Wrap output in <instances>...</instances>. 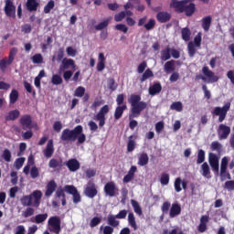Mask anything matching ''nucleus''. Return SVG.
Returning a JSON list of instances; mask_svg holds the SVG:
<instances>
[{
	"label": "nucleus",
	"mask_w": 234,
	"mask_h": 234,
	"mask_svg": "<svg viewBox=\"0 0 234 234\" xmlns=\"http://www.w3.org/2000/svg\"><path fill=\"white\" fill-rule=\"evenodd\" d=\"M61 142H78L79 144L87 142V135L83 133V126L77 125L73 130L66 128L60 135Z\"/></svg>",
	"instance_id": "obj_2"
},
{
	"label": "nucleus",
	"mask_w": 234,
	"mask_h": 234,
	"mask_svg": "<svg viewBox=\"0 0 234 234\" xmlns=\"http://www.w3.org/2000/svg\"><path fill=\"white\" fill-rule=\"evenodd\" d=\"M211 151H218L220 152L222 149V144L218 143V141H214L210 144Z\"/></svg>",
	"instance_id": "obj_54"
},
{
	"label": "nucleus",
	"mask_w": 234,
	"mask_h": 234,
	"mask_svg": "<svg viewBox=\"0 0 234 234\" xmlns=\"http://www.w3.org/2000/svg\"><path fill=\"white\" fill-rule=\"evenodd\" d=\"M47 218H48V214H47V213L37 214V216H35V223L36 224H43V222H45V220H47Z\"/></svg>",
	"instance_id": "obj_45"
},
{
	"label": "nucleus",
	"mask_w": 234,
	"mask_h": 234,
	"mask_svg": "<svg viewBox=\"0 0 234 234\" xmlns=\"http://www.w3.org/2000/svg\"><path fill=\"white\" fill-rule=\"evenodd\" d=\"M51 83L53 85H61L63 83V79L61 78V76L54 74L51 78Z\"/></svg>",
	"instance_id": "obj_49"
},
{
	"label": "nucleus",
	"mask_w": 234,
	"mask_h": 234,
	"mask_svg": "<svg viewBox=\"0 0 234 234\" xmlns=\"http://www.w3.org/2000/svg\"><path fill=\"white\" fill-rule=\"evenodd\" d=\"M128 224L133 228L134 231L138 229V225L136 224V218L134 217V214L133 212H130L128 214Z\"/></svg>",
	"instance_id": "obj_35"
},
{
	"label": "nucleus",
	"mask_w": 234,
	"mask_h": 234,
	"mask_svg": "<svg viewBox=\"0 0 234 234\" xmlns=\"http://www.w3.org/2000/svg\"><path fill=\"white\" fill-rule=\"evenodd\" d=\"M161 59L162 61H167V59H171V48L166 47L165 49L161 51Z\"/></svg>",
	"instance_id": "obj_40"
},
{
	"label": "nucleus",
	"mask_w": 234,
	"mask_h": 234,
	"mask_svg": "<svg viewBox=\"0 0 234 234\" xmlns=\"http://www.w3.org/2000/svg\"><path fill=\"white\" fill-rule=\"evenodd\" d=\"M5 3L4 12L5 16L16 19V6L14 5V2L12 0H5Z\"/></svg>",
	"instance_id": "obj_14"
},
{
	"label": "nucleus",
	"mask_w": 234,
	"mask_h": 234,
	"mask_svg": "<svg viewBox=\"0 0 234 234\" xmlns=\"http://www.w3.org/2000/svg\"><path fill=\"white\" fill-rule=\"evenodd\" d=\"M76 69V62L72 58H63L62 64L59 66V71L63 72V70H69V69Z\"/></svg>",
	"instance_id": "obj_18"
},
{
	"label": "nucleus",
	"mask_w": 234,
	"mask_h": 234,
	"mask_svg": "<svg viewBox=\"0 0 234 234\" xmlns=\"http://www.w3.org/2000/svg\"><path fill=\"white\" fill-rule=\"evenodd\" d=\"M228 164H229V160L228 159L227 156H224L221 159V164H220L221 176H224L226 171H228Z\"/></svg>",
	"instance_id": "obj_39"
},
{
	"label": "nucleus",
	"mask_w": 234,
	"mask_h": 234,
	"mask_svg": "<svg viewBox=\"0 0 234 234\" xmlns=\"http://www.w3.org/2000/svg\"><path fill=\"white\" fill-rule=\"evenodd\" d=\"M134 136L133 135H130L128 137V143H127V152L128 153H133V151H134V149H136V141H134Z\"/></svg>",
	"instance_id": "obj_34"
},
{
	"label": "nucleus",
	"mask_w": 234,
	"mask_h": 234,
	"mask_svg": "<svg viewBox=\"0 0 234 234\" xmlns=\"http://www.w3.org/2000/svg\"><path fill=\"white\" fill-rule=\"evenodd\" d=\"M48 225L51 233L59 234L61 231V218L58 216H53L48 218Z\"/></svg>",
	"instance_id": "obj_7"
},
{
	"label": "nucleus",
	"mask_w": 234,
	"mask_h": 234,
	"mask_svg": "<svg viewBox=\"0 0 234 234\" xmlns=\"http://www.w3.org/2000/svg\"><path fill=\"white\" fill-rule=\"evenodd\" d=\"M107 114H109V105L106 104L102 106L99 112L93 116V120L95 122H99V127L101 128L105 125V121L107 120L105 116H107Z\"/></svg>",
	"instance_id": "obj_9"
},
{
	"label": "nucleus",
	"mask_w": 234,
	"mask_h": 234,
	"mask_svg": "<svg viewBox=\"0 0 234 234\" xmlns=\"http://www.w3.org/2000/svg\"><path fill=\"white\" fill-rule=\"evenodd\" d=\"M16 54H17L16 48H12L9 51L8 58L5 57L4 58L0 59V70L2 72H6L7 67L14 63V59H16Z\"/></svg>",
	"instance_id": "obj_5"
},
{
	"label": "nucleus",
	"mask_w": 234,
	"mask_h": 234,
	"mask_svg": "<svg viewBox=\"0 0 234 234\" xmlns=\"http://www.w3.org/2000/svg\"><path fill=\"white\" fill-rule=\"evenodd\" d=\"M65 191L69 195H72L73 197V204H80L81 202V195L78 192V188L72 185H66Z\"/></svg>",
	"instance_id": "obj_12"
},
{
	"label": "nucleus",
	"mask_w": 234,
	"mask_h": 234,
	"mask_svg": "<svg viewBox=\"0 0 234 234\" xmlns=\"http://www.w3.org/2000/svg\"><path fill=\"white\" fill-rule=\"evenodd\" d=\"M100 224H101V218L94 217L90 222V227L96 228Z\"/></svg>",
	"instance_id": "obj_59"
},
{
	"label": "nucleus",
	"mask_w": 234,
	"mask_h": 234,
	"mask_svg": "<svg viewBox=\"0 0 234 234\" xmlns=\"http://www.w3.org/2000/svg\"><path fill=\"white\" fill-rule=\"evenodd\" d=\"M206 162V152L202 149L197 151V164H204Z\"/></svg>",
	"instance_id": "obj_44"
},
{
	"label": "nucleus",
	"mask_w": 234,
	"mask_h": 234,
	"mask_svg": "<svg viewBox=\"0 0 234 234\" xmlns=\"http://www.w3.org/2000/svg\"><path fill=\"white\" fill-rule=\"evenodd\" d=\"M65 186L63 187H58L55 193V196L57 198H61V204L62 206H67V196L65 195Z\"/></svg>",
	"instance_id": "obj_27"
},
{
	"label": "nucleus",
	"mask_w": 234,
	"mask_h": 234,
	"mask_svg": "<svg viewBox=\"0 0 234 234\" xmlns=\"http://www.w3.org/2000/svg\"><path fill=\"white\" fill-rule=\"evenodd\" d=\"M202 45V33L199 32L195 37L194 41H190L187 44V50H188V55L190 58L195 57V54H197V48H200Z\"/></svg>",
	"instance_id": "obj_6"
},
{
	"label": "nucleus",
	"mask_w": 234,
	"mask_h": 234,
	"mask_svg": "<svg viewBox=\"0 0 234 234\" xmlns=\"http://www.w3.org/2000/svg\"><path fill=\"white\" fill-rule=\"evenodd\" d=\"M19 116H21L19 110H13L7 113V115L5 117V122H16Z\"/></svg>",
	"instance_id": "obj_26"
},
{
	"label": "nucleus",
	"mask_w": 234,
	"mask_h": 234,
	"mask_svg": "<svg viewBox=\"0 0 234 234\" xmlns=\"http://www.w3.org/2000/svg\"><path fill=\"white\" fill-rule=\"evenodd\" d=\"M131 204H132V207H133L134 213H136V215H139V217H141V215H143V211H142V207H140V204L138 203V201L132 199Z\"/></svg>",
	"instance_id": "obj_41"
},
{
	"label": "nucleus",
	"mask_w": 234,
	"mask_h": 234,
	"mask_svg": "<svg viewBox=\"0 0 234 234\" xmlns=\"http://www.w3.org/2000/svg\"><path fill=\"white\" fill-rule=\"evenodd\" d=\"M160 183L162 186H167V184H169V174L163 173L161 175Z\"/></svg>",
	"instance_id": "obj_58"
},
{
	"label": "nucleus",
	"mask_w": 234,
	"mask_h": 234,
	"mask_svg": "<svg viewBox=\"0 0 234 234\" xmlns=\"http://www.w3.org/2000/svg\"><path fill=\"white\" fill-rule=\"evenodd\" d=\"M65 165L68 167L69 171H70L71 173H76V171H78V169H80V161H78V159L76 158L68 160L65 163Z\"/></svg>",
	"instance_id": "obj_20"
},
{
	"label": "nucleus",
	"mask_w": 234,
	"mask_h": 234,
	"mask_svg": "<svg viewBox=\"0 0 234 234\" xmlns=\"http://www.w3.org/2000/svg\"><path fill=\"white\" fill-rule=\"evenodd\" d=\"M118 187L116 186V183L114 181H110L105 184L104 186V193L106 197H110L112 198L113 197H116L118 195Z\"/></svg>",
	"instance_id": "obj_13"
},
{
	"label": "nucleus",
	"mask_w": 234,
	"mask_h": 234,
	"mask_svg": "<svg viewBox=\"0 0 234 234\" xmlns=\"http://www.w3.org/2000/svg\"><path fill=\"white\" fill-rule=\"evenodd\" d=\"M156 17L159 23H167L171 19V15L167 12H159Z\"/></svg>",
	"instance_id": "obj_31"
},
{
	"label": "nucleus",
	"mask_w": 234,
	"mask_h": 234,
	"mask_svg": "<svg viewBox=\"0 0 234 234\" xmlns=\"http://www.w3.org/2000/svg\"><path fill=\"white\" fill-rule=\"evenodd\" d=\"M202 73L206 78H208V83H217V81H218V76H216L215 72L209 69V67L204 66L202 68Z\"/></svg>",
	"instance_id": "obj_17"
},
{
	"label": "nucleus",
	"mask_w": 234,
	"mask_h": 234,
	"mask_svg": "<svg viewBox=\"0 0 234 234\" xmlns=\"http://www.w3.org/2000/svg\"><path fill=\"white\" fill-rule=\"evenodd\" d=\"M165 72H166V74L175 72V60H170L165 63Z\"/></svg>",
	"instance_id": "obj_42"
},
{
	"label": "nucleus",
	"mask_w": 234,
	"mask_h": 234,
	"mask_svg": "<svg viewBox=\"0 0 234 234\" xmlns=\"http://www.w3.org/2000/svg\"><path fill=\"white\" fill-rule=\"evenodd\" d=\"M31 59L33 63L39 65L43 63V55H41V53H37L31 58Z\"/></svg>",
	"instance_id": "obj_50"
},
{
	"label": "nucleus",
	"mask_w": 234,
	"mask_h": 234,
	"mask_svg": "<svg viewBox=\"0 0 234 234\" xmlns=\"http://www.w3.org/2000/svg\"><path fill=\"white\" fill-rule=\"evenodd\" d=\"M128 103L131 105L129 113V127L132 131H134L135 127H138V122L134 118H139L143 111L147 109V102L142 101V96L138 94H131L128 99Z\"/></svg>",
	"instance_id": "obj_1"
},
{
	"label": "nucleus",
	"mask_w": 234,
	"mask_h": 234,
	"mask_svg": "<svg viewBox=\"0 0 234 234\" xmlns=\"http://www.w3.org/2000/svg\"><path fill=\"white\" fill-rule=\"evenodd\" d=\"M150 96H156L162 92V84L160 82H154L153 86L148 89Z\"/></svg>",
	"instance_id": "obj_25"
},
{
	"label": "nucleus",
	"mask_w": 234,
	"mask_h": 234,
	"mask_svg": "<svg viewBox=\"0 0 234 234\" xmlns=\"http://www.w3.org/2000/svg\"><path fill=\"white\" fill-rule=\"evenodd\" d=\"M208 164L214 172V175L218 176L219 165H218V156L215 154H209Z\"/></svg>",
	"instance_id": "obj_16"
},
{
	"label": "nucleus",
	"mask_w": 234,
	"mask_h": 234,
	"mask_svg": "<svg viewBox=\"0 0 234 234\" xmlns=\"http://www.w3.org/2000/svg\"><path fill=\"white\" fill-rule=\"evenodd\" d=\"M74 96L77 98H83V96H85V88L83 86H79L75 90Z\"/></svg>",
	"instance_id": "obj_51"
},
{
	"label": "nucleus",
	"mask_w": 234,
	"mask_h": 234,
	"mask_svg": "<svg viewBox=\"0 0 234 234\" xmlns=\"http://www.w3.org/2000/svg\"><path fill=\"white\" fill-rule=\"evenodd\" d=\"M231 134V128L224 123L219 124L218 128V135L220 140H228V136Z\"/></svg>",
	"instance_id": "obj_15"
},
{
	"label": "nucleus",
	"mask_w": 234,
	"mask_h": 234,
	"mask_svg": "<svg viewBox=\"0 0 234 234\" xmlns=\"http://www.w3.org/2000/svg\"><path fill=\"white\" fill-rule=\"evenodd\" d=\"M171 111H176V112H182L184 111V105L181 101H175L170 105Z\"/></svg>",
	"instance_id": "obj_43"
},
{
	"label": "nucleus",
	"mask_w": 234,
	"mask_h": 234,
	"mask_svg": "<svg viewBox=\"0 0 234 234\" xmlns=\"http://www.w3.org/2000/svg\"><path fill=\"white\" fill-rule=\"evenodd\" d=\"M19 100V91L17 90H12L9 94V103L14 105Z\"/></svg>",
	"instance_id": "obj_38"
},
{
	"label": "nucleus",
	"mask_w": 234,
	"mask_h": 234,
	"mask_svg": "<svg viewBox=\"0 0 234 234\" xmlns=\"http://www.w3.org/2000/svg\"><path fill=\"white\" fill-rule=\"evenodd\" d=\"M182 213V207L178 203H173L170 207L169 217L170 218H175V217H178Z\"/></svg>",
	"instance_id": "obj_21"
},
{
	"label": "nucleus",
	"mask_w": 234,
	"mask_h": 234,
	"mask_svg": "<svg viewBox=\"0 0 234 234\" xmlns=\"http://www.w3.org/2000/svg\"><path fill=\"white\" fill-rule=\"evenodd\" d=\"M172 6L175 8L176 12L179 14H184L185 12L186 16L188 17H191V16L195 14V10H197L195 3H189V0H172Z\"/></svg>",
	"instance_id": "obj_4"
},
{
	"label": "nucleus",
	"mask_w": 234,
	"mask_h": 234,
	"mask_svg": "<svg viewBox=\"0 0 234 234\" xmlns=\"http://www.w3.org/2000/svg\"><path fill=\"white\" fill-rule=\"evenodd\" d=\"M19 123L24 131L32 130L34 127H37V123L32 122V115L25 114L19 119Z\"/></svg>",
	"instance_id": "obj_11"
},
{
	"label": "nucleus",
	"mask_w": 234,
	"mask_h": 234,
	"mask_svg": "<svg viewBox=\"0 0 234 234\" xmlns=\"http://www.w3.org/2000/svg\"><path fill=\"white\" fill-rule=\"evenodd\" d=\"M211 16H207L202 18L201 23L203 30H209V28H211Z\"/></svg>",
	"instance_id": "obj_36"
},
{
	"label": "nucleus",
	"mask_w": 234,
	"mask_h": 234,
	"mask_svg": "<svg viewBox=\"0 0 234 234\" xmlns=\"http://www.w3.org/2000/svg\"><path fill=\"white\" fill-rule=\"evenodd\" d=\"M25 5L27 12H37V8H39L37 0H27Z\"/></svg>",
	"instance_id": "obj_23"
},
{
	"label": "nucleus",
	"mask_w": 234,
	"mask_h": 234,
	"mask_svg": "<svg viewBox=\"0 0 234 234\" xmlns=\"http://www.w3.org/2000/svg\"><path fill=\"white\" fill-rule=\"evenodd\" d=\"M137 164L141 167H144V166L147 165V164H149V155L147 154V153L143 152L139 154Z\"/></svg>",
	"instance_id": "obj_28"
},
{
	"label": "nucleus",
	"mask_w": 234,
	"mask_h": 234,
	"mask_svg": "<svg viewBox=\"0 0 234 234\" xmlns=\"http://www.w3.org/2000/svg\"><path fill=\"white\" fill-rule=\"evenodd\" d=\"M63 162L60 160H58V159H54L52 158L49 163H48V166L50 167V169H56L58 167H61Z\"/></svg>",
	"instance_id": "obj_47"
},
{
	"label": "nucleus",
	"mask_w": 234,
	"mask_h": 234,
	"mask_svg": "<svg viewBox=\"0 0 234 234\" xmlns=\"http://www.w3.org/2000/svg\"><path fill=\"white\" fill-rule=\"evenodd\" d=\"M109 27V21L108 20H103L100 24L96 26V30H103V28H107Z\"/></svg>",
	"instance_id": "obj_61"
},
{
	"label": "nucleus",
	"mask_w": 234,
	"mask_h": 234,
	"mask_svg": "<svg viewBox=\"0 0 234 234\" xmlns=\"http://www.w3.org/2000/svg\"><path fill=\"white\" fill-rule=\"evenodd\" d=\"M2 158L5 162H12V152L5 148L3 152Z\"/></svg>",
	"instance_id": "obj_48"
},
{
	"label": "nucleus",
	"mask_w": 234,
	"mask_h": 234,
	"mask_svg": "<svg viewBox=\"0 0 234 234\" xmlns=\"http://www.w3.org/2000/svg\"><path fill=\"white\" fill-rule=\"evenodd\" d=\"M149 78H154V73H153V70H151V69H145V71L143 73L142 77L140 78V82L144 83V81H147Z\"/></svg>",
	"instance_id": "obj_37"
},
{
	"label": "nucleus",
	"mask_w": 234,
	"mask_h": 234,
	"mask_svg": "<svg viewBox=\"0 0 234 234\" xmlns=\"http://www.w3.org/2000/svg\"><path fill=\"white\" fill-rule=\"evenodd\" d=\"M182 39L189 41L191 39V30H182Z\"/></svg>",
	"instance_id": "obj_60"
},
{
	"label": "nucleus",
	"mask_w": 234,
	"mask_h": 234,
	"mask_svg": "<svg viewBox=\"0 0 234 234\" xmlns=\"http://www.w3.org/2000/svg\"><path fill=\"white\" fill-rule=\"evenodd\" d=\"M56 189H58V184L55 180H50L46 186L45 197H47V198L52 197Z\"/></svg>",
	"instance_id": "obj_19"
},
{
	"label": "nucleus",
	"mask_w": 234,
	"mask_h": 234,
	"mask_svg": "<svg viewBox=\"0 0 234 234\" xmlns=\"http://www.w3.org/2000/svg\"><path fill=\"white\" fill-rule=\"evenodd\" d=\"M116 216L109 215L107 218V223L111 228H118L120 226V221H118Z\"/></svg>",
	"instance_id": "obj_33"
},
{
	"label": "nucleus",
	"mask_w": 234,
	"mask_h": 234,
	"mask_svg": "<svg viewBox=\"0 0 234 234\" xmlns=\"http://www.w3.org/2000/svg\"><path fill=\"white\" fill-rule=\"evenodd\" d=\"M201 171L202 176H204L205 178H211V170L209 169V165L207 164V162H205L201 165Z\"/></svg>",
	"instance_id": "obj_32"
},
{
	"label": "nucleus",
	"mask_w": 234,
	"mask_h": 234,
	"mask_svg": "<svg viewBox=\"0 0 234 234\" xmlns=\"http://www.w3.org/2000/svg\"><path fill=\"white\" fill-rule=\"evenodd\" d=\"M105 54L100 53L99 54V62L97 63V70L98 72H102L105 70Z\"/></svg>",
	"instance_id": "obj_30"
},
{
	"label": "nucleus",
	"mask_w": 234,
	"mask_h": 234,
	"mask_svg": "<svg viewBox=\"0 0 234 234\" xmlns=\"http://www.w3.org/2000/svg\"><path fill=\"white\" fill-rule=\"evenodd\" d=\"M34 213H35L34 208L29 207L26 208L25 211L22 212V217H24V218H28V217H32Z\"/></svg>",
	"instance_id": "obj_55"
},
{
	"label": "nucleus",
	"mask_w": 234,
	"mask_h": 234,
	"mask_svg": "<svg viewBox=\"0 0 234 234\" xmlns=\"http://www.w3.org/2000/svg\"><path fill=\"white\" fill-rule=\"evenodd\" d=\"M41 198H43V192L41 190H34L30 195L23 196L20 198V202L24 207H39Z\"/></svg>",
	"instance_id": "obj_3"
},
{
	"label": "nucleus",
	"mask_w": 234,
	"mask_h": 234,
	"mask_svg": "<svg viewBox=\"0 0 234 234\" xmlns=\"http://www.w3.org/2000/svg\"><path fill=\"white\" fill-rule=\"evenodd\" d=\"M84 195H86L88 198H94L98 196V187L93 180L88 181V183L85 185Z\"/></svg>",
	"instance_id": "obj_10"
},
{
	"label": "nucleus",
	"mask_w": 234,
	"mask_h": 234,
	"mask_svg": "<svg viewBox=\"0 0 234 234\" xmlns=\"http://www.w3.org/2000/svg\"><path fill=\"white\" fill-rule=\"evenodd\" d=\"M182 178L177 177L174 183V187L176 189V193H180V191H182Z\"/></svg>",
	"instance_id": "obj_56"
},
{
	"label": "nucleus",
	"mask_w": 234,
	"mask_h": 234,
	"mask_svg": "<svg viewBox=\"0 0 234 234\" xmlns=\"http://www.w3.org/2000/svg\"><path fill=\"white\" fill-rule=\"evenodd\" d=\"M147 69V62L143 61L141 62L137 67V72L138 74H144L145 72V69Z\"/></svg>",
	"instance_id": "obj_57"
},
{
	"label": "nucleus",
	"mask_w": 234,
	"mask_h": 234,
	"mask_svg": "<svg viewBox=\"0 0 234 234\" xmlns=\"http://www.w3.org/2000/svg\"><path fill=\"white\" fill-rule=\"evenodd\" d=\"M169 209H171V203L169 201H165L161 206L162 213H164V215H166V213H169Z\"/></svg>",
	"instance_id": "obj_53"
},
{
	"label": "nucleus",
	"mask_w": 234,
	"mask_h": 234,
	"mask_svg": "<svg viewBox=\"0 0 234 234\" xmlns=\"http://www.w3.org/2000/svg\"><path fill=\"white\" fill-rule=\"evenodd\" d=\"M127 111V104H122V106H117L114 112V120H120L123 116V112Z\"/></svg>",
	"instance_id": "obj_29"
},
{
	"label": "nucleus",
	"mask_w": 234,
	"mask_h": 234,
	"mask_svg": "<svg viewBox=\"0 0 234 234\" xmlns=\"http://www.w3.org/2000/svg\"><path fill=\"white\" fill-rule=\"evenodd\" d=\"M74 72L72 70H66L63 72V78L66 81H70V78H72Z\"/></svg>",
	"instance_id": "obj_63"
},
{
	"label": "nucleus",
	"mask_w": 234,
	"mask_h": 234,
	"mask_svg": "<svg viewBox=\"0 0 234 234\" xmlns=\"http://www.w3.org/2000/svg\"><path fill=\"white\" fill-rule=\"evenodd\" d=\"M225 187L228 191H234V180H229L225 183Z\"/></svg>",
	"instance_id": "obj_64"
},
{
	"label": "nucleus",
	"mask_w": 234,
	"mask_h": 234,
	"mask_svg": "<svg viewBox=\"0 0 234 234\" xmlns=\"http://www.w3.org/2000/svg\"><path fill=\"white\" fill-rule=\"evenodd\" d=\"M138 171V168L134 165H132L131 168L128 171V174L124 176L122 182L123 184H129L132 180L134 178V173Z\"/></svg>",
	"instance_id": "obj_24"
},
{
	"label": "nucleus",
	"mask_w": 234,
	"mask_h": 234,
	"mask_svg": "<svg viewBox=\"0 0 234 234\" xmlns=\"http://www.w3.org/2000/svg\"><path fill=\"white\" fill-rule=\"evenodd\" d=\"M231 108V103L228 102L223 107H216L212 112L214 116H218V122L222 123L224 120H226V116H228V112Z\"/></svg>",
	"instance_id": "obj_8"
},
{
	"label": "nucleus",
	"mask_w": 234,
	"mask_h": 234,
	"mask_svg": "<svg viewBox=\"0 0 234 234\" xmlns=\"http://www.w3.org/2000/svg\"><path fill=\"white\" fill-rule=\"evenodd\" d=\"M31 178H37L39 176V169L36 166H33L30 170Z\"/></svg>",
	"instance_id": "obj_62"
},
{
	"label": "nucleus",
	"mask_w": 234,
	"mask_h": 234,
	"mask_svg": "<svg viewBox=\"0 0 234 234\" xmlns=\"http://www.w3.org/2000/svg\"><path fill=\"white\" fill-rule=\"evenodd\" d=\"M25 157H19L15 161V168L19 171V169H21V167H23V165H25Z\"/></svg>",
	"instance_id": "obj_52"
},
{
	"label": "nucleus",
	"mask_w": 234,
	"mask_h": 234,
	"mask_svg": "<svg viewBox=\"0 0 234 234\" xmlns=\"http://www.w3.org/2000/svg\"><path fill=\"white\" fill-rule=\"evenodd\" d=\"M54 6H56V2H54V0H49L44 6V14H50V11L54 10Z\"/></svg>",
	"instance_id": "obj_46"
},
{
	"label": "nucleus",
	"mask_w": 234,
	"mask_h": 234,
	"mask_svg": "<svg viewBox=\"0 0 234 234\" xmlns=\"http://www.w3.org/2000/svg\"><path fill=\"white\" fill-rule=\"evenodd\" d=\"M52 154H54V140L49 139L44 150V156L46 158H52Z\"/></svg>",
	"instance_id": "obj_22"
}]
</instances>
